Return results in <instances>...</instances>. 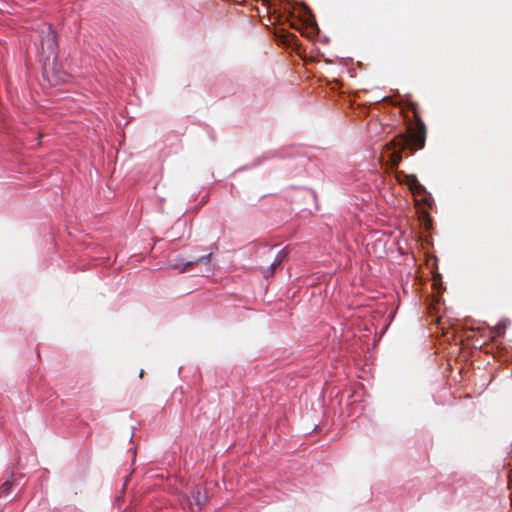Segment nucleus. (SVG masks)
Instances as JSON below:
<instances>
[{"mask_svg": "<svg viewBox=\"0 0 512 512\" xmlns=\"http://www.w3.org/2000/svg\"><path fill=\"white\" fill-rule=\"evenodd\" d=\"M385 101H386V105H388V104L396 105V103L393 101V99L390 96H386Z\"/></svg>", "mask_w": 512, "mask_h": 512, "instance_id": "nucleus-9", "label": "nucleus"}, {"mask_svg": "<svg viewBox=\"0 0 512 512\" xmlns=\"http://www.w3.org/2000/svg\"><path fill=\"white\" fill-rule=\"evenodd\" d=\"M10 488H11V484L10 482H5L1 487H0V497L1 496H4V495H8L9 492H10Z\"/></svg>", "mask_w": 512, "mask_h": 512, "instance_id": "nucleus-6", "label": "nucleus"}, {"mask_svg": "<svg viewBox=\"0 0 512 512\" xmlns=\"http://www.w3.org/2000/svg\"><path fill=\"white\" fill-rule=\"evenodd\" d=\"M41 44L43 51L46 49L50 53L54 52L56 47V34L50 28H47L45 36L42 38Z\"/></svg>", "mask_w": 512, "mask_h": 512, "instance_id": "nucleus-3", "label": "nucleus"}, {"mask_svg": "<svg viewBox=\"0 0 512 512\" xmlns=\"http://www.w3.org/2000/svg\"><path fill=\"white\" fill-rule=\"evenodd\" d=\"M414 181L416 182V184L414 187H412V189H415L418 193H420V191H424V187L421 184H419L416 179H414Z\"/></svg>", "mask_w": 512, "mask_h": 512, "instance_id": "nucleus-8", "label": "nucleus"}, {"mask_svg": "<svg viewBox=\"0 0 512 512\" xmlns=\"http://www.w3.org/2000/svg\"><path fill=\"white\" fill-rule=\"evenodd\" d=\"M389 234H390V236H394V240H395V242H397L399 236L401 235V232L398 228H396L395 231H392Z\"/></svg>", "mask_w": 512, "mask_h": 512, "instance_id": "nucleus-7", "label": "nucleus"}, {"mask_svg": "<svg viewBox=\"0 0 512 512\" xmlns=\"http://www.w3.org/2000/svg\"><path fill=\"white\" fill-rule=\"evenodd\" d=\"M191 495L192 500L190 501V505L192 507L196 506L197 508H200L205 502V497L202 495L201 490L197 489L193 491Z\"/></svg>", "mask_w": 512, "mask_h": 512, "instance_id": "nucleus-4", "label": "nucleus"}, {"mask_svg": "<svg viewBox=\"0 0 512 512\" xmlns=\"http://www.w3.org/2000/svg\"><path fill=\"white\" fill-rule=\"evenodd\" d=\"M415 123L408 127V138H399L398 143L395 141L391 143H386V166L390 163L394 168L396 167L402 159L401 149L406 145H410L413 150H420L425 146L426 141V126L424 122L419 118L415 109H412Z\"/></svg>", "mask_w": 512, "mask_h": 512, "instance_id": "nucleus-1", "label": "nucleus"}, {"mask_svg": "<svg viewBox=\"0 0 512 512\" xmlns=\"http://www.w3.org/2000/svg\"><path fill=\"white\" fill-rule=\"evenodd\" d=\"M202 260H209V256H206V257H202V258H199L197 259L196 261H190V262H187L185 263L184 265H181L179 263H174L172 265L173 268L175 269H178L180 272H185L186 270H188L191 266H193L195 263H198Z\"/></svg>", "mask_w": 512, "mask_h": 512, "instance_id": "nucleus-5", "label": "nucleus"}, {"mask_svg": "<svg viewBox=\"0 0 512 512\" xmlns=\"http://www.w3.org/2000/svg\"><path fill=\"white\" fill-rule=\"evenodd\" d=\"M43 75L52 84L64 82L67 78L66 73L61 71L54 62H50L49 58L43 65Z\"/></svg>", "mask_w": 512, "mask_h": 512, "instance_id": "nucleus-2", "label": "nucleus"}]
</instances>
